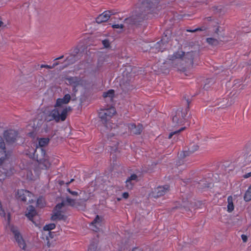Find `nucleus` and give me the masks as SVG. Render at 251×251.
<instances>
[{
	"instance_id": "27",
	"label": "nucleus",
	"mask_w": 251,
	"mask_h": 251,
	"mask_svg": "<svg viewBox=\"0 0 251 251\" xmlns=\"http://www.w3.org/2000/svg\"><path fill=\"white\" fill-rule=\"evenodd\" d=\"M113 29V34H120L124 31V25L123 24H116L115 23L112 24L111 25Z\"/></svg>"
},
{
	"instance_id": "46",
	"label": "nucleus",
	"mask_w": 251,
	"mask_h": 251,
	"mask_svg": "<svg viewBox=\"0 0 251 251\" xmlns=\"http://www.w3.org/2000/svg\"><path fill=\"white\" fill-rule=\"evenodd\" d=\"M208 27L205 25H202L201 27L197 28V30L198 31H206Z\"/></svg>"
},
{
	"instance_id": "19",
	"label": "nucleus",
	"mask_w": 251,
	"mask_h": 251,
	"mask_svg": "<svg viewBox=\"0 0 251 251\" xmlns=\"http://www.w3.org/2000/svg\"><path fill=\"white\" fill-rule=\"evenodd\" d=\"M130 133L135 135H139L143 131V126L141 124L136 125L135 124H129L128 125Z\"/></svg>"
},
{
	"instance_id": "54",
	"label": "nucleus",
	"mask_w": 251,
	"mask_h": 251,
	"mask_svg": "<svg viewBox=\"0 0 251 251\" xmlns=\"http://www.w3.org/2000/svg\"><path fill=\"white\" fill-rule=\"evenodd\" d=\"M204 21L205 22H210L213 21V19L211 17H208L204 18Z\"/></svg>"
},
{
	"instance_id": "37",
	"label": "nucleus",
	"mask_w": 251,
	"mask_h": 251,
	"mask_svg": "<svg viewBox=\"0 0 251 251\" xmlns=\"http://www.w3.org/2000/svg\"><path fill=\"white\" fill-rule=\"evenodd\" d=\"M199 146L197 144L192 143L189 148V151L191 152H194L198 150Z\"/></svg>"
},
{
	"instance_id": "9",
	"label": "nucleus",
	"mask_w": 251,
	"mask_h": 251,
	"mask_svg": "<svg viewBox=\"0 0 251 251\" xmlns=\"http://www.w3.org/2000/svg\"><path fill=\"white\" fill-rule=\"evenodd\" d=\"M187 114L186 109L179 108L176 112V114L173 117V122L177 125L183 124L185 121V117Z\"/></svg>"
},
{
	"instance_id": "16",
	"label": "nucleus",
	"mask_w": 251,
	"mask_h": 251,
	"mask_svg": "<svg viewBox=\"0 0 251 251\" xmlns=\"http://www.w3.org/2000/svg\"><path fill=\"white\" fill-rule=\"evenodd\" d=\"M170 63L168 62H159L157 63L154 68L155 71L164 74H167L169 72Z\"/></svg>"
},
{
	"instance_id": "23",
	"label": "nucleus",
	"mask_w": 251,
	"mask_h": 251,
	"mask_svg": "<svg viewBox=\"0 0 251 251\" xmlns=\"http://www.w3.org/2000/svg\"><path fill=\"white\" fill-rule=\"evenodd\" d=\"M213 33L214 36L218 38L221 41L225 38V29L219 25L215 26Z\"/></svg>"
},
{
	"instance_id": "12",
	"label": "nucleus",
	"mask_w": 251,
	"mask_h": 251,
	"mask_svg": "<svg viewBox=\"0 0 251 251\" xmlns=\"http://www.w3.org/2000/svg\"><path fill=\"white\" fill-rule=\"evenodd\" d=\"M6 159L1 161V165L0 167V172L4 174L5 176H9L13 174L14 169L11 164Z\"/></svg>"
},
{
	"instance_id": "32",
	"label": "nucleus",
	"mask_w": 251,
	"mask_h": 251,
	"mask_svg": "<svg viewBox=\"0 0 251 251\" xmlns=\"http://www.w3.org/2000/svg\"><path fill=\"white\" fill-rule=\"evenodd\" d=\"M227 211L229 212H232L234 210V205L233 203V199L231 196H229L227 198Z\"/></svg>"
},
{
	"instance_id": "47",
	"label": "nucleus",
	"mask_w": 251,
	"mask_h": 251,
	"mask_svg": "<svg viewBox=\"0 0 251 251\" xmlns=\"http://www.w3.org/2000/svg\"><path fill=\"white\" fill-rule=\"evenodd\" d=\"M122 246H123L122 243H121L120 244H118V250L116 251L115 250L116 249V247H114L113 251H122Z\"/></svg>"
},
{
	"instance_id": "45",
	"label": "nucleus",
	"mask_w": 251,
	"mask_h": 251,
	"mask_svg": "<svg viewBox=\"0 0 251 251\" xmlns=\"http://www.w3.org/2000/svg\"><path fill=\"white\" fill-rule=\"evenodd\" d=\"M149 45L148 44L145 43L142 45V50L144 51H147L149 49Z\"/></svg>"
},
{
	"instance_id": "6",
	"label": "nucleus",
	"mask_w": 251,
	"mask_h": 251,
	"mask_svg": "<svg viewBox=\"0 0 251 251\" xmlns=\"http://www.w3.org/2000/svg\"><path fill=\"white\" fill-rule=\"evenodd\" d=\"M104 220L102 216L97 215L90 224L91 229L95 232L102 234L104 232Z\"/></svg>"
},
{
	"instance_id": "40",
	"label": "nucleus",
	"mask_w": 251,
	"mask_h": 251,
	"mask_svg": "<svg viewBox=\"0 0 251 251\" xmlns=\"http://www.w3.org/2000/svg\"><path fill=\"white\" fill-rule=\"evenodd\" d=\"M37 205L39 207H43L45 205V201L43 198H40L37 201Z\"/></svg>"
},
{
	"instance_id": "31",
	"label": "nucleus",
	"mask_w": 251,
	"mask_h": 251,
	"mask_svg": "<svg viewBox=\"0 0 251 251\" xmlns=\"http://www.w3.org/2000/svg\"><path fill=\"white\" fill-rule=\"evenodd\" d=\"M220 40L218 38H207L206 39V42L210 46H216L220 44Z\"/></svg>"
},
{
	"instance_id": "41",
	"label": "nucleus",
	"mask_w": 251,
	"mask_h": 251,
	"mask_svg": "<svg viewBox=\"0 0 251 251\" xmlns=\"http://www.w3.org/2000/svg\"><path fill=\"white\" fill-rule=\"evenodd\" d=\"M113 146L111 147V150L114 152H116L118 150L119 143L116 141H112Z\"/></svg>"
},
{
	"instance_id": "1",
	"label": "nucleus",
	"mask_w": 251,
	"mask_h": 251,
	"mask_svg": "<svg viewBox=\"0 0 251 251\" xmlns=\"http://www.w3.org/2000/svg\"><path fill=\"white\" fill-rule=\"evenodd\" d=\"M198 55V51L195 43L189 42L185 44L184 50H179L176 51L169 53L167 59L172 63L178 60H181L186 64V67L192 68L194 66V61Z\"/></svg>"
},
{
	"instance_id": "8",
	"label": "nucleus",
	"mask_w": 251,
	"mask_h": 251,
	"mask_svg": "<svg viewBox=\"0 0 251 251\" xmlns=\"http://www.w3.org/2000/svg\"><path fill=\"white\" fill-rule=\"evenodd\" d=\"M66 203L62 201L58 204L56 206L51 217L52 221L63 220L65 221L67 219V216L62 213L61 209L65 206Z\"/></svg>"
},
{
	"instance_id": "18",
	"label": "nucleus",
	"mask_w": 251,
	"mask_h": 251,
	"mask_svg": "<svg viewBox=\"0 0 251 251\" xmlns=\"http://www.w3.org/2000/svg\"><path fill=\"white\" fill-rule=\"evenodd\" d=\"M167 38L166 36L163 37L161 41L156 43L154 47L152 48V52H156V50H157L158 51H160L162 52L163 50L166 48L165 47H166V44L167 43Z\"/></svg>"
},
{
	"instance_id": "34",
	"label": "nucleus",
	"mask_w": 251,
	"mask_h": 251,
	"mask_svg": "<svg viewBox=\"0 0 251 251\" xmlns=\"http://www.w3.org/2000/svg\"><path fill=\"white\" fill-rule=\"evenodd\" d=\"M244 199L246 201H249L251 200V185L245 192Z\"/></svg>"
},
{
	"instance_id": "56",
	"label": "nucleus",
	"mask_w": 251,
	"mask_h": 251,
	"mask_svg": "<svg viewBox=\"0 0 251 251\" xmlns=\"http://www.w3.org/2000/svg\"><path fill=\"white\" fill-rule=\"evenodd\" d=\"M186 31L190 32H195L196 31H198L197 28L194 29L190 30V29H186Z\"/></svg>"
},
{
	"instance_id": "36",
	"label": "nucleus",
	"mask_w": 251,
	"mask_h": 251,
	"mask_svg": "<svg viewBox=\"0 0 251 251\" xmlns=\"http://www.w3.org/2000/svg\"><path fill=\"white\" fill-rule=\"evenodd\" d=\"M213 11L216 14H220L224 12V7L222 6H215L213 7Z\"/></svg>"
},
{
	"instance_id": "42",
	"label": "nucleus",
	"mask_w": 251,
	"mask_h": 251,
	"mask_svg": "<svg viewBox=\"0 0 251 251\" xmlns=\"http://www.w3.org/2000/svg\"><path fill=\"white\" fill-rule=\"evenodd\" d=\"M184 129H185V127H181L180 129H179L178 130H176V131H175L170 133L169 135V137H168L169 139H171L172 137V136L174 135H178L181 131L183 130Z\"/></svg>"
},
{
	"instance_id": "64",
	"label": "nucleus",
	"mask_w": 251,
	"mask_h": 251,
	"mask_svg": "<svg viewBox=\"0 0 251 251\" xmlns=\"http://www.w3.org/2000/svg\"><path fill=\"white\" fill-rule=\"evenodd\" d=\"M3 24V23L1 21H0V27Z\"/></svg>"
},
{
	"instance_id": "24",
	"label": "nucleus",
	"mask_w": 251,
	"mask_h": 251,
	"mask_svg": "<svg viewBox=\"0 0 251 251\" xmlns=\"http://www.w3.org/2000/svg\"><path fill=\"white\" fill-rule=\"evenodd\" d=\"M71 100V96L69 94H66L63 98L57 99L55 106L57 107H63V104H66L69 102Z\"/></svg>"
},
{
	"instance_id": "61",
	"label": "nucleus",
	"mask_w": 251,
	"mask_h": 251,
	"mask_svg": "<svg viewBox=\"0 0 251 251\" xmlns=\"http://www.w3.org/2000/svg\"><path fill=\"white\" fill-rule=\"evenodd\" d=\"M71 60V58H70V57H68L66 58L65 61L68 62H70Z\"/></svg>"
},
{
	"instance_id": "43",
	"label": "nucleus",
	"mask_w": 251,
	"mask_h": 251,
	"mask_svg": "<svg viewBox=\"0 0 251 251\" xmlns=\"http://www.w3.org/2000/svg\"><path fill=\"white\" fill-rule=\"evenodd\" d=\"M101 42L104 48H108L110 47V42L108 39L102 40Z\"/></svg>"
},
{
	"instance_id": "15",
	"label": "nucleus",
	"mask_w": 251,
	"mask_h": 251,
	"mask_svg": "<svg viewBox=\"0 0 251 251\" xmlns=\"http://www.w3.org/2000/svg\"><path fill=\"white\" fill-rule=\"evenodd\" d=\"M183 206L189 209H202L203 203L202 202L197 201L195 202H190L188 200L183 201Z\"/></svg>"
},
{
	"instance_id": "13",
	"label": "nucleus",
	"mask_w": 251,
	"mask_h": 251,
	"mask_svg": "<svg viewBox=\"0 0 251 251\" xmlns=\"http://www.w3.org/2000/svg\"><path fill=\"white\" fill-rule=\"evenodd\" d=\"M89 199V197L88 196H86L84 198H81L79 200H75L70 198L69 197L67 198L66 199V203L68 205L75 207L78 208L80 206H82L84 203Z\"/></svg>"
},
{
	"instance_id": "2",
	"label": "nucleus",
	"mask_w": 251,
	"mask_h": 251,
	"mask_svg": "<svg viewBox=\"0 0 251 251\" xmlns=\"http://www.w3.org/2000/svg\"><path fill=\"white\" fill-rule=\"evenodd\" d=\"M155 15L145 3L141 2L138 4L131 15L125 19L124 23L128 25H138Z\"/></svg>"
},
{
	"instance_id": "38",
	"label": "nucleus",
	"mask_w": 251,
	"mask_h": 251,
	"mask_svg": "<svg viewBox=\"0 0 251 251\" xmlns=\"http://www.w3.org/2000/svg\"><path fill=\"white\" fill-rule=\"evenodd\" d=\"M88 251H99L97 243H91L88 247Z\"/></svg>"
},
{
	"instance_id": "28",
	"label": "nucleus",
	"mask_w": 251,
	"mask_h": 251,
	"mask_svg": "<svg viewBox=\"0 0 251 251\" xmlns=\"http://www.w3.org/2000/svg\"><path fill=\"white\" fill-rule=\"evenodd\" d=\"M54 237V233L51 231L44 232L43 239H45L47 241V245L50 247L51 246V243L50 241V239H52Z\"/></svg>"
},
{
	"instance_id": "49",
	"label": "nucleus",
	"mask_w": 251,
	"mask_h": 251,
	"mask_svg": "<svg viewBox=\"0 0 251 251\" xmlns=\"http://www.w3.org/2000/svg\"><path fill=\"white\" fill-rule=\"evenodd\" d=\"M67 191L72 195L73 196H77L78 195V192L76 191H73L71 190L69 188L67 189Z\"/></svg>"
},
{
	"instance_id": "62",
	"label": "nucleus",
	"mask_w": 251,
	"mask_h": 251,
	"mask_svg": "<svg viewBox=\"0 0 251 251\" xmlns=\"http://www.w3.org/2000/svg\"><path fill=\"white\" fill-rule=\"evenodd\" d=\"M112 237H113V239H116L117 237H118L117 235H116L115 234H113V235H112Z\"/></svg>"
},
{
	"instance_id": "33",
	"label": "nucleus",
	"mask_w": 251,
	"mask_h": 251,
	"mask_svg": "<svg viewBox=\"0 0 251 251\" xmlns=\"http://www.w3.org/2000/svg\"><path fill=\"white\" fill-rule=\"evenodd\" d=\"M115 97L114 95V91L113 90L111 89V103H113V98ZM113 104V103H111V105ZM111 114H112L113 115H116L117 114L116 110L115 107L112 106L111 105Z\"/></svg>"
},
{
	"instance_id": "50",
	"label": "nucleus",
	"mask_w": 251,
	"mask_h": 251,
	"mask_svg": "<svg viewBox=\"0 0 251 251\" xmlns=\"http://www.w3.org/2000/svg\"><path fill=\"white\" fill-rule=\"evenodd\" d=\"M241 237H242V239L243 240V241L245 243L247 241V240H248V237L246 235H242L241 236Z\"/></svg>"
},
{
	"instance_id": "39",
	"label": "nucleus",
	"mask_w": 251,
	"mask_h": 251,
	"mask_svg": "<svg viewBox=\"0 0 251 251\" xmlns=\"http://www.w3.org/2000/svg\"><path fill=\"white\" fill-rule=\"evenodd\" d=\"M126 187L128 189H131L133 188V185L135 184V182L130 180L128 179H127L126 181Z\"/></svg>"
},
{
	"instance_id": "22",
	"label": "nucleus",
	"mask_w": 251,
	"mask_h": 251,
	"mask_svg": "<svg viewBox=\"0 0 251 251\" xmlns=\"http://www.w3.org/2000/svg\"><path fill=\"white\" fill-rule=\"evenodd\" d=\"M132 77H123L120 85L123 89L129 90L132 88L133 86L131 84Z\"/></svg>"
},
{
	"instance_id": "59",
	"label": "nucleus",
	"mask_w": 251,
	"mask_h": 251,
	"mask_svg": "<svg viewBox=\"0 0 251 251\" xmlns=\"http://www.w3.org/2000/svg\"><path fill=\"white\" fill-rule=\"evenodd\" d=\"M247 162L251 161V154L249 155L248 158H246Z\"/></svg>"
},
{
	"instance_id": "52",
	"label": "nucleus",
	"mask_w": 251,
	"mask_h": 251,
	"mask_svg": "<svg viewBox=\"0 0 251 251\" xmlns=\"http://www.w3.org/2000/svg\"><path fill=\"white\" fill-rule=\"evenodd\" d=\"M41 68H47V69H52V67H51V66H50V65H42L41 66Z\"/></svg>"
},
{
	"instance_id": "5",
	"label": "nucleus",
	"mask_w": 251,
	"mask_h": 251,
	"mask_svg": "<svg viewBox=\"0 0 251 251\" xmlns=\"http://www.w3.org/2000/svg\"><path fill=\"white\" fill-rule=\"evenodd\" d=\"M17 198L26 204L33 203L36 200L35 197L31 192L23 189L18 191Z\"/></svg>"
},
{
	"instance_id": "26",
	"label": "nucleus",
	"mask_w": 251,
	"mask_h": 251,
	"mask_svg": "<svg viewBox=\"0 0 251 251\" xmlns=\"http://www.w3.org/2000/svg\"><path fill=\"white\" fill-rule=\"evenodd\" d=\"M4 137L7 142L12 143L16 140L17 133L14 130L7 131L4 133Z\"/></svg>"
},
{
	"instance_id": "48",
	"label": "nucleus",
	"mask_w": 251,
	"mask_h": 251,
	"mask_svg": "<svg viewBox=\"0 0 251 251\" xmlns=\"http://www.w3.org/2000/svg\"><path fill=\"white\" fill-rule=\"evenodd\" d=\"M111 124H112V126H111V129L112 128H116L118 126V124H116L115 122H113V120H111Z\"/></svg>"
},
{
	"instance_id": "20",
	"label": "nucleus",
	"mask_w": 251,
	"mask_h": 251,
	"mask_svg": "<svg viewBox=\"0 0 251 251\" xmlns=\"http://www.w3.org/2000/svg\"><path fill=\"white\" fill-rule=\"evenodd\" d=\"M160 0H144L142 3H145L148 7L155 14H156V9Z\"/></svg>"
},
{
	"instance_id": "29",
	"label": "nucleus",
	"mask_w": 251,
	"mask_h": 251,
	"mask_svg": "<svg viewBox=\"0 0 251 251\" xmlns=\"http://www.w3.org/2000/svg\"><path fill=\"white\" fill-rule=\"evenodd\" d=\"M50 140V138L49 137L38 138V143L39 147V148H42V147L47 146L49 144ZM37 147L38 148V147L37 146L36 148Z\"/></svg>"
},
{
	"instance_id": "14",
	"label": "nucleus",
	"mask_w": 251,
	"mask_h": 251,
	"mask_svg": "<svg viewBox=\"0 0 251 251\" xmlns=\"http://www.w3.org/2000/svg\"><path fill=\"white\" fill-rule=\"evenodd\" d=\"M99 117L102 124L107 128L110 120L109 109L108 108L100 109L99 113Z\"/></svg>"
},
{
	"instance_id": "11",
	"label": "nucleus",
	"mask_w": 251,
	"mask_h": 251,
	"mask_svg": "<svg viewBox=\"0 0 251 251\" xmlns=\"http://www.w3.org/2000/svg\"><path fill=\"white\" fill-rule=\"evenodd\" d=\"M69 82L72 86L73 91L75 94L77 92L78 88L85 86L86 84V81L84 79L76 77L69 78Z\"/></svg>"
},
{
	"instance_id": "55",
	"label": "nucleus",
	"mask_w": 251,
	"mask_h": 251,
	"mask_svg": "<svg viewBox=\"0 0 251 251\" xmlns=\"http://www.w3.org/2000/svg\"><path fill=\"white\" fill-rule=\"evenodd\" d=\"M250 176H251V172L249 173L244 175V177L245 178H248Z\"/></svg>"
},
{
	"instance_id": "7",
	"label": "nucleus",
	"mask_w": 251,
	"mask_h": 251,
	"mask_svg": "<svg viewBox=\"0 0 251 251\" xmlns=\"http://www.w3.org/2000/svg\"><path fill=\"white\" fill-rule=\"evenodd\" d=\"M9 228L13 233L15 239L19 247L23 250H25L26 247L25 241L23 239L22 235L19 231L18 228L13 225H9Z\"/></svg>"
},
{
	"instance_id": "35",
	"label": "nucleus",
	"mask_w": 251,
	"mask_h": 251,
	"mask_svg": "<svg viewBox=\"0 0 251 251\" xmlns=\"http://www.w3.org/2000/svg\"><path fill=\"white\" fill-rule=\"evenodd\" d=\"M55 227L54 224H50L47 225L43 227L44 232L50 231V230L54 229Z\"/></svg>"
},
{
	"instance_id": "63",
	"label": "nucleus",
	"mask_w": 251,
	"mask_h": 251,
	"mask_svg": "<svg viewBox=\"0 0 251 251\" xmlns=\"http://www.w3.org/2000/svg\"><path fill=\"white\" fill-rule=\"evenodd\" d=\"M63 58V55H62L61 56H60L59 57H58V58H56V59H55V60H58V59H62Z\"/></svg>"
},
{
	"instance_id": "57",
	"label": "nucleus",
	"mask_w": 251,
	"mask_h": 251,
	"mask_svg": "<svg viewBox=\"0 0 251 251\" xmlns=\"http://www.w3.org/2000/svg\"><path fill=\"white\" fill-rule=\"evenodd\" d=\"M132 251H142V250L140 248H135L133 249Z\"/></svg>"
},
{
	"instance_id": "51",
	"label": "nucleus",
	"mask_w": 251,
	"mask_h": 251,
	"mask_svg": "<svg viewBox=\"0 0 251 251\" xmlns=\"http://www.w3.org/2000/svg\"><path fill=\"white\" fill-rule=\"evenodd\" d=\"M110 95V90H108L106 92H104L103 94V97L105 98L108 97Z\"/></svg>"
},
{
	"instance_id": "60",
	"label": "nucleus",
	"mask_w": 251,
	"mask_h": 251,
	"mask_svg": "<svg viewBox=\"0 0 251 251\" xmlns=\"http://www.w3.org/2000/svg\"><path fill=\"white\" fill-rule=\"evenodd\" d=\"M59 64L58 62H55L54 63L51 67H52V69L54 68L55 66H57Z\"/></svg>"
},
{
	"instance_id": "25",
	"label": "nucleus",
	"mask_w": 251,
	"mask_h": 251,
	"mask_svg": "<svg viewBox=\"0 0 251 251\" xmlns=\"http://www.w3.org/2000/svg\"><path fill=\"white\" fill-rule=\"evenodd\" d=\"M109 19L110 11H106L99 15L96 19V21L98 24H101L108 21Z\"/></svg>"
},
{
	"instance_id": "53",
	"label": "nucleus",
	"mask_w": 251,
	"mask_h": 251,
	"mask_svg": "<svg viewBox=\"0 0 251 251\" xmlns=\"http://www.w3.org/2000/svg\"><path fill=\"white\" fill-rule=\"evenodd\" d=\"M122 196L124 199H127L129 197V194L127 192H125L123 194Z\"/></svg>"
},
{
	"instance_id": "10",
	"label": "nucleus",
	"mask_w": 251,
	"mask_h": 251,
	"mask_svg": "<svg viewBox=\"0 0 251 251\" xmlns=\"http://www.w3.org/2000/svg\"><path fill=\"white\" fill-rule=\"evenodd\" d=\"M169 189V186L165 185L158 186L153 189L149 194V197L153 199H157L164 195Z\"/></svg>"
},
{
	"instance_id": "21",
	"label": "nucleus",
	"mask_w": 251,
	"mask_h": 251,
	"mask_svg": "<svg viewBox=\"0 0 251 251\" xmlns=\"http://www.w3.org/2000/svg\"><path fill=\"white\" fill-rule=\"evenodd\" d=\"M25 215L34 223H36L35 220L37 218L38 216L34 207L31 205L29 206L27 208Z\"/></svg>"
},
{
	"instance_id": "30",
	"label": "nucleus",
	"mask_w": 251,
	"mask_h": 251,
	"mask_svg": "<svg viewBox=\"0 0 251 251\" xmlns=\"http://www.w3.org/2000/svg\"><path fill=\"white\" fill-rule=\"evenodd\" d=\"M132 67L130 66H126L123 73V77H132Z\"/></svg>"
},
{
	"instance_id": "4",
	"label": "nucleus",
	"mask_w": 251,
	"mask_h": 251,
	"mask_svg": "<svg viewBox=\"0 0 251 251\" xmlns=\"http://www.w3.org/2000/svg\"><path fill=\"white\" fill-rule=\"evenodd\" d=\"M33 156L41 169L47 170L50 168L51 165L50 159L44 149L37 147L34 151Z\"/></svg>"
},
{
	"instance_id": "58",
	"label": "nucleus",
	"mask_w": 251,
	"mask_h": 251,
	"mask_svg": "<svg viewBox=\"0 0 251 251\" xmlns=\"http://www.w3.org/2000/svg\"><path fill=\"white\" fill-rule=\"evenodd\" d=\"M117 12L116 11H115V10H111V15H115L117 13Z\"/></svg>"
},
{
	"instance_id": "3",
	"label": "nucleus",
	"mask_w": 251,
	"mask_h": 251,
	"mask_svg": "<svg viewBox=\"0 0 251 251\" xmlns=\"http://www.w3.org/2000/svg\"><path fill=\"white\" fill-rule=\"evenodd\" d=\"M70 106L66 107H57L51 110L46 111L44 113V118L45 121L50 122L52 121L58 123L59 121H64L67 117V113L71 111Z\"/></svg>"
},
{
	"instance_id": "44",
	"label": "nucleus",
	"mask_w": 251,
	"mask_h": 251,
	"mask_svg": "<svg viewBox=\"0 0 251 251\" xmlns=\"http://www.w3.org/2000/svg\"><path fill=\"white\" fill-rule=\"evenodd\" d=\"M127 179L131 181L137 182L138 181V176L136 174H132Z\"/></svg>"
},
{
	"instance_id": "17",
	"label": "nucleus",
	"mask_w": 251,
	"mask_h": 251,
	"mask_svg": "<svg viewBox=\"0 0 251 251\" xmlns=\"http://www.w3.org/2000/svg\"><path fill=\"white\" fill-rule=\"evenodd\" d=\"M9 155L5 148V144L2 138L0 136V161L7 159Z\"/></svg>"
}]
</instances>
